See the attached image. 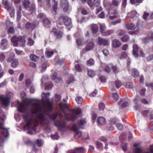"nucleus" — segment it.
Returning a JSON list of instances; mask_svg holds the SVG:
<instances>
[{
  "mask_svg": "<svg viewBox=\"0 0 153 153\" xmlns=\"http://www.w3.org/2000/svg\"><path fill=\"white\" fill-rule=\"evenodd\" d=\"M53 106H18L17 109L21 112L25 113L23 117L25 121H27L26 127L27 128H32L34 125L33 120L29 119V114H37L38 117L42 120L45 119V115H47L50 118L53 120L55 119L58 115H61L60 112L56 114L50 115V113L53 109Z\"/></svg>",
  "mask_w": 153,
  "mask_h": 153,
  "instance_id": "1",
  "label": "nucleus"
},
{
  "mask_svg": "<svg viewBox=\"0 0 153 153\" xmlns=\"http://www.w3.org/2000/svg\"><path fill=\"white\" fill-rule=\"evenodd\" d=\"M50 93L49 92H43L41 95V100L37 99L26 98L24 102L28 105H53L55 104L53 99H50L49 98Z\"/></svg>",
  "mask_w": 153,
  "mask_h": 153,
  "instance_id": "2",
  "label": "nucleus"
},
{
  "mask_svg": "<svg viewBox=\"0 0 153 153\" xmlns=\"http://www.w3.org/2000/svg\"><path fill=\"white\" fill-rule=\"evenodd\" d=\"M60 109L65 114H66V112L67 111H71L72 112V114H68L71 118V120L75 121L78 116H80L81 113V110L79 108L77 109H72L70 108L68 106H60Z\"/></svg>",
  "mask_w": 153,
  "mask_h": 153,
  "instance_id": "3",
  "label": "nucleus"
},
{
  "mask_svg": "<svg viewBox=\"0 0 153 153\" xmlns=\"http://www.w3.org/2000/svg\"><path fill=\"white\" fill-rule=\"evenodd\" d=\"M13 96V93L10 91H7L5 95L0 96V101L3 105H9L10 102V100Z\"/></svg>",
  "mask_w": 153,
  "mask_h": 153,
  "instance_id": "4",
  "label": "nucleus"
},
{
  "mask_svg": "<svg viewBox=\"0 0 153 153\" xmlns=\"http://www.w3.org/2000/svg\"><path fill=\"white\" fill-rule=\"evenodd\" d=\"M12 43L14 46L16 47L19 45L22 46L24 47L25 45V39L22 36L17 37L14 36L12 37Z\"/></svg>",
  "mask_w": 153,
  "mask_h": 153,
  "instance_id": "5",
  "label": "nucleus"
},
{
  "mask_svg": "<svg viewBox=\"0 0 153 153\" xmlns=\"http://www.w3.org/2000/svg\"><path fill=\"white\" fill-rule=\"evenodd\" d=\"M61 96L57 94H55L53 98L55 104H58L59 105H68L69 104L68 102V98L67 97L61 101Z\"/></svg>",
  "mask_w": 153,
  "mask_h": 153,
  "instance_id": "6",
  "label": "nucleus"
},
{
  "mask_svg": "<svg viewBox=\"0 0 153 153\" xmlns=\"http://www.w3.org/2000/svg\"><path fill=\"white\" fill-rule=\"evenodd\" d=\"M134 146L135 148L133 153H153V146H150L149 148L146 151H143L141 148L139 147L138 144L137 143L134 144Z\"/></svg>",
  "mask_w": 153,
  "mask_h": 153,
  "instance_id": "7",
  "label": "nucleus"
},
{
  "mask_svg": "<svg viewBox=\"0 0 153 153\" xmlns=\"http://www.w3.org/2000/svg\"><path fill=\"white\" fill-rule=\"evenodd\" d=\"M59 18L62 19L64 24L65 26H69L71 23V19L67 16H65L63 15H60L59 16Z\"/></svg>",
  "mask_w": 153,
  "mask_h": 153,
  "instance_id": "8",
  "label": "nucleus"
},
{
  "mask_svg": "<svg viewBox=\"0 0 153 153\" xmlns=\"http://www.w3.org/2000/svg\"><path fill=\"white\" fill-rule=\"evenodd\" d=\"M98 42L100 45H102L104 46L108 45L109 44L108 41L106 39H103L100 37L98 38Z\"/></svg>",
  "mask_w": 153,
  "mask_h": 153,
  "instance_id": "9",
  "label": "nucleus"
},
{
  "mask_svg": "<svg viewBox=\"0 0 153 153\" xmlns=\"http://www.w3.org/2000/svg\"><path fill=\"white\" fill-rule=\"evenodd\" d=\"M4 8L6 9L10 13V16L11 17L14 16L15 13L14 10L11 5L9 4L7 6L5 7Z\"/></svg>",
  "mask_w": 153,
  "mask_h": 153,
  "instance_id": "10",
  "label": "nucleus"
},
{
  "mask_svg": "<svg viewBox=\"0 0 153 153\" xmlns=\"http://www.w3.org/2000/svg\"><path fill=\"white\" fill-rule=\"evenodd\" d=\"M0 129L3 130L2 133L5 137H7L9 134L7 129L5 128L3 126V123H0Z\"/></svg>",
  "mask_w": 153,
  "mask_h": 153,
  "instance_id": "11",
  "label": "nucleus"
},
{
  "mask_svg": "<svg viewBox=\"0 0 153 153\" xmlns=\"http://www.w3.org/2000/svg\"><path fill=\"white\" fill-rule=\"evenodd\" d=\"M52 3L53 8L51 10V11L53 14H56V10L57 8L58 3L55 0H52Z\"/></svg>",
  "mask_w": 153,
  "mask_h": 153,
  "instance_id": "12",
  "label": "nucleus"
},
{
  "mask_svg": "<svg viewBox=\"0 0 153 153\" xmlns=\"http://www.w3.org/2000/svg\"><path fill=\"white\" fill-rule=\"evenodd\" d=\"M8 44V41L6 39H4L2 40L0 44L1 48L3 50H5Z\"/></svg>",
  "mask_w": 153,
  "mask_h": 153,
  "instance_id": "13",
  "label": "nucleus"
},
{
  "mask_svg": "<svg viewBox=\"0 0 153 153\" xmlns=\"http://www.w3.org/2000/svg\"><path fill=\"white\" fill-rule=\"evenodd\" d=\"M87 44L85 48V50L87 51H88L92 49L94 47V43L92 41L88 40Z\"/></svg>",
  "mask_w": 153,
  "mask_h": 153,
  "instance_id": "14",
  "label": "nucleus"
},
{
  "mask_svg": "<svg viewBox=\"0 0 153 153\" xmlns=\"http://www.w3.org/2000/svg\"><path fill=\"white\" fill-rule=\"evenodd\" d=\"M55 125L58 127L63 128L65 127V123L64 121H57L55 122Z\"/></svg>",
  "mask_w": 153,
  "mask_h": 153,
  "instance_id": "15",
  "label": "nucleus"
},
{
  "mask_svg": "<svg viewBox=\"0 0 153 153\" xmlns=\"http://www.w3.org/2000/svg\"><path fill=\"white\" fill-rule=\"evenodd\" d=\"M97 123L98 125H103L105 124L106 121L105 119L103 117H100L97 120Z\"/></svg>",
  "mask_w": 153,
  "mask_h": 153,
  "instance_id": "16",
  "label": "nucleus"
},
{
  "mask_svg": "<svg viewBox=\"0 0 153 153\" xmlns=\"http://www.w3.org/2000/svg\"><path fill=\"white\" fill-rule=\"evenodd\" d=\"M62 6L64 11L65 12L67 11L69 8L68 2L67 1L65 0L63 1L62 3Z\"/></svg>",
  "mask_w": 153,
  "mask_h": 153,
  "instance_id": "17",
  "label": "nucleus"
},
{
  "mask_svg": "<svg viewBox=\"0 0 153 153\" xmlns=\"http://www.w3.org/2000/svg\"><path fill=\"white\" fill-rule=\"evenodd\" d=\"M91 28L93 33H96L98 31V27L97 25L92 24L91 26Z\"/></svg>",
  "mask_w": 153,
  "mask_h": 153,
  "instance_id": "18",
  "label": "nucleus"
},
{
  "mask_svg": "<svg viewBox=\"0 0 153 153\" xmlns=\"http://www.w3.org/2000/svg\"><path fill=\"white\" fill-rule=\"evenodd\" d=\"M121 42L118 40L114 39L113 41V47L114 48H117L119 47L121 45Z\"/></svg>",
  "mask_w": 153,
  "mask_h": 153,
  "instance_id": "19",
  "label": "nucleus"
},
{
  "mask_svg": "<svg viewBox=\"0 0 153 153\" xmlns=\"http://www.w3.org/2000/svg\"><path fill=\"white\" fill-rule=\"evenodd\" d=\"M126 27L128 30H134L135 29L136 26L132 23H128L126 25Z\"/></svg>",
  "mask_w": 153,
  "mask_h": 153,
  "instance_id": "20",
  "label": "nucleus"
},
{
  "mask_svg": "<svg viewBox=\"0 0 153 153\" xmlns=\"http://www.w3.org/2000/svg\"><path fill=\"white\" fill-rule=\"evenodd\" d=\"M125 98L121 99L119 102V105H127L128 104H129L128 102L125 101Z\"/></svg>",
  "mask_w": 153,
  "mask_h": 153,
  "instance_id": "21",
  "label": "nucleus"
},
{
  "mask_svg": "<svg viewBox=\"0 0 153 153\" xmlns=\"http://www.w3.org/2000/svg\"><path fill=\"white\" fill-rule=\"evenodd\" d=\"M30 59L33 62H36L39 59V57L34 54H31L30 56Z\"/></svg>",
  "mask_w": 153,
  "mask_h": 153,
  "instance_id": "22",
  "label": "nucleus"
},
{
  "mask_svg": "<svg viewBox=\"0 0 153 153\" xmlns=\"http://www.w3.org/2000/svg\"><path fill=\"white\" fill-rule=\"evenodd\" d=\"M132 74L135 77H137L139 76V73L138 71L135 68H133L132 70Z\"/></svg>",
  "mask_w": 153,
  "mask_h": 153,
  "instance_id": "23",
  "label": "nucleus"
},
{
  "mask_svg": "<svg viewBox=\"0 0 153 153\" xmlns=\"http://www.w3.org/2000/svg\"><path fill=\"white\" fill-rule=\"evenodd\" d=\"M23 4L25 8H27L30 6V1L29 0H25L23 1Z\"/></svg>",
  "mask_w": 153,
  "mask_h": 153,
  "instance_id": "24",
  "label": "nucleus"
},
{
  "mask_svg": "<svg viewBox=\"0 0 153 153\" xmlns=\"http://www.w3.org/2000/svg\"><path fill=\"white\" fill-rule=\"evenodd\" d=\"M53 87V84L51 82H49L45 84V89L49 90L51 89Z\"/></svg>",
  "mask_w": 153,
  "mask_h": 153,
  "instance_id": "25",
  "label": "nucleus"
},
{
  "mask_svg": "<svg viewBox=\"0 0 153 153\" xmlns=\"http://www.w3.org/2000/svg\"><path fill=\"white\" fill-rule=\"evenodd\" d=\"M76 134L74 136V137L76 139H78L79 138L82 136V132L81 131H75Z\"/></svg>",
  "mask_w": 153,
  "mask_h": 153,
  "instance_id": "26",
  "label": "nucleus"
},
{
  "mask_svg": "<svg viewBox=\"0 0 153 153\" xmlns=\"http://www.w3.org/2000/svg\"><path fill=\"white\" fill-rule=\"evenodd\" d=\"M86 122L85 121V120L82 119L80 120L78 122V124L79 127L81 128H83L82 126Z\"/></svg>",
  "mask_w": 153,
  "mask_h": 153,
  "instance_id": "27",
  "label": "nucleus"
},
{
  "mask_svg": "<svg viewBox=\"0 0 153 153\" xmlns=\"http://www.w3.org/2000/svg\"><path fill=\"white\" fill-rule=\"evenodd\" d=\"M6 58V54L4 53H0V60L1 61H4Z\"/></svg>",
  "mask_w": 153,
  "mask_h": 153,
  "instance_id": "28",
  "label": "nucleus"
},
{
  "mask_svg": "<svg viewBox=\"0 0 153 153\" xmlns=\"http://www.w3.org/2000/svg\"><path fill=\"white\" fill-rule=\"evenodd\" d=\"M59 79V80H61L62 79V78L61 77H58V74L56 72H55L52 75V79Z\"/></svg>",
  "mask_w": 153,
  "mask_h": 153,
  "instance_id": "29",
  "label": "nucleus"
},
{
  "mask_svg": "<svg viewBox=\"0 0 153 153\" xmlns=\"http://www.w3.org/2000/svg\"><path fill=\"white\" fill-rule=\"evenodd\" d=\"M19 64V62L18 60L17 59H15L13 61L12 63V66L13 68H16Z\"/></svg>",
  "mask_w": 153,
  "mask_h": 153,
  "instance_id": "30",
  "label": "nucleus"
},
{
  "mask_svg": "<svg viewBox=\"0 0 153 153\" xmlns=\"http://www.w3.org/2000/svg\"><path fill=\"white\" fill-rule=\"evenodd\" d=\"M75 150L77 153H82L84 152L85 149L83 147H81L76 148Z\"/></svg>",
  "mask_w": 153,
  "mask_h": 153,
  "instance_id": "31",
  "label": "nucleus"
},
{
  "mask_svg": "<svg viewBox=\"0 0 153 153\" xmlns=\"http://www.w3.org/2000/svg\"><path fill=\"white\" fill-rule=\"evenodd\" d=\"M76 100L78 104H81L83 102L82 98L80 97H78L76 98Z\"/></svg>",
  "mask_w": 153,
  "mask_h": 153,
  "instance_id": "32",
  "label": "nucleus"
},
{
  "mask_svg": "<svg viewBox=\"0 0 153 153\" xmlns=\"http://www.w3.org/2000/svg\"><path fill=\"white\" fill-rule=\"evenodd\" d=\"M15 54L14 53H11L10 55L9 58L7 59V61L8 62H10L14 60Z\"/></svg>",
  "mask_w": 153,
  "mask_h": 153,
  "instance_id": "33",
  "label": "nucleus"
},
{
  "mask_svg": "<svg viewBox=\"0 0 153 153\" xmlns=\"http://www.w3.org/2000/svg\"><path fill=\"white\" fill-rule=\"evenodd\" d=\"M94 60L91 59L87 62V64L88 66H91L94 65Z\"/></svg>",
  "mask_w": 153,
  "mask_h": 153,
  "instance_id": "34",
  "label": "nucleus"
},
{
  "mask_svg": "<svg viewBox=\"0 0 153 153\" xmlns=\"http://www.w3.org/2000/svg\"><path fill=\"white\" fill-rule=\"evenodd\" d=\"M47 66L45 64H44L42 65L40 67L41 68V71L42 72H43L46 69Z\"/></svg>",
  "mask_w": 153,
  "mask_h": 153,
  "instance_id": "35",
  "label": "nucleus"
},
{
  "mask_svg": "<svg viewBox=\"0 0 153 153\" xmlns=\"http://www.w3.org/2000/svg\"><path fill=\"white\" fill-rule=\"evenodd\" d=\"M88 75L90 77H93L95 75V74L94 71L90 70L88 71Z\"/></svg>",
  "mask_w": 153,
  "mask_h": 153,
  "instance_id": "36",
  "label": "nucleus"
},
{
  "mask_svg": "<svg viewBox=\"0 0 153 153\" xmlns=\"http://www.w3.org/2000/svg\"><path fill=\"white\" fill-rule=\"evenodd\" d=\"M74 80V77L73 75H71L69 77L68 79L67 80V82L68 84L70 83Z\"/></svg>",
  "mask_w": 153,
  "mask_h": 153,
  "instance_id": "37",
  "label": "nucleus"
},
{
  "mask_svg": "<svg viewBox=\"0 0 153 153\" xmlns=\"http://www.w3.org/2000/svg\"><path fill=\"white\" fill-rule=\"evenodd\" d=\"M115 85L117 88H120L121 85V83L118 80H116L115 82Z\"/></svg>",
  "mask_w": 153,
  "mask_h": 153,
  "instance_id": "38",
  "label": "nucleus"
},
{
  "mask_svg": "<svg viewBox=\"0 0 153 153\" xmlns=\"http://www.w3.org/2000/svg\"><path fill=\"white\" fill-rule=\"evenodd\" d=\"M100 32L102 33H104L105 32V27L102 25H100Z\"/></svg>",
  "mask_w": 153,
  "mask_h": 153,
  "instance_id": "39",
  "label": "nucleus"
},
{
  "mask_svg": "<svg viewBox=\"0 0 153 153\" xmlns=\"http://www.w3.org/2000/svg\"><path fill=\"white\" fill-rule=\"evenodd\" d=\"M112 3L113 5L115 7L118 6L119 4L118 0H112Z\"/></svg>",
  "mask_w": 153,
  "mask_h": 153,
  "instance_id": "40",
  "label": "nucleus"
},
{
  "mask_svg": "<svg viewBox=\"0 0 153 153\" xmlns=\"http://www.w3.org/2000/svg\"><path fill=\"white\" fill-rule=\"evenodd\" d=\"M53 51H47L46 52V54L47 55L48 57L49 58L53 54Z\"/></svg>",
  "mask_w": 153,
  "mask_h": 153,
  "instance_id": "41",
  "label": "nucleus"
},
{
  "mask_svg": "<svg viewBox=\"0 0 153 153\" xmlns=\"http://www.w3.org/2000/svg\"><path fill=\"white\" fill-rule=\"evenodd\" d=\"M129 39V38L128 36H125L121 38V40L122 41L126 42Z\"/></svg>",
  "mask_w": 153,
  "mask_h": 153,
  "instance_id": "42",
  "label": "nucleus"
},
{
  "mask_svg": "<svg viewBox=\"0 0 153 153\" xmlns=\"http://www.w3.org/2000/svg\"><path fill=\"white\" fill-rule=\"evenodd\" d=\"M117 127L118 129L119 130H122L123 129V125L120 123H119L117 124Z\"/></svg>",
  "mask_w": 153,
  "mask_h": 153,
  "instance_id": "43",
  "label": "nucleus"
},
{
  "mask_svg": "<svg viewBox=\"0 0 153 153\" xmlns=\"http://www.w3.org/2000/svg\"><path fill=\"white\" fill-rule=\"evenodd\" d=\"M127 144L126 143H122L121 145V147L124 151H126L127 149Z\"/></svg>",
  "mask_w": 153,
  "mask_h": 153,
  "instance_id": "44",
  "label": "nucleus"
},
{
  "mask_svg": "<svg viewBox=\"0 0 153 153\" xmlns=\"http://www.w3.org/2000/svg\"><path fill=\"white\" fill-rule=\"evenodd\" d=\"M43 21L45 25H48L50 24L51 23L50 20L48 18H44Z\"/></svg>",
  "mask_w": 153,
  "mask_h": 153,
  "instance_id": "45",
  "label": "nucleus"
},
{
  "mask_svg": "<svg viewBox=\"0 0 153 153\" xmlns=\"http://www.w3.org/2000/svg\"><path fill=\"white\" fill-rule=\"evenodd\" d=\"M137 13L136 11H133L131 12L130 13V14L131 15H132L133 16L132 17H128V16H126V18H133L134 16H135Z\"/></svg>",
  "mask_w": 153,
  "mask_h": 153,
  "instance_id": "46",
  "label": "nucleus"
},
{
  "mask_svg": "<svg viewBox=\"0 0 153 153\" xmlns=\"http://www.w3.org/2000/svg\"><path fill=\"white\" fill-rule=\"evenodd\" d=\"M97 148L99 149H101L102 148V146L101 143L99 142H97L96 143Z\"/></svg>",
  "mask_w": 153,
  "mask_h": 153,
  "instance_id": "47",
  "label": "nucleus"
},
{
  "mask_svg": "<svg viewBox=\"0 0 153 153\" xmlns=\"http://www.w3.org/2000/svg\"><path fill=\"white\" fill-rule=\"evenodd\" d=\"M2 4L3 5L4 7L6 6H7L9 4H8L7 0H3Z\"/></svg>",
  "mask_w": 153,
  "mask_h": 153,
  "instance_id": "48",
  "label": "nucleus"
},
{
  "mask_svg": "<svg viewBox=\"0 0 153 153\" xmlns=\"http://www.w3.org/2000/svg\"><path fill=\"white\" fill-rule=\"evenodd\" d=\"M75 68L76 71L78 72H80L81 71V69L79 65L77 64L75 65Z\"/></svg>",
  "mask_w": 153,
  "mask_h": 153,
  "instance_id": "49",
  "label": "nucleus"
},
{
  "mask_svg": "<svg viewBox=\"0 0 153 153\" xmlns=\"http://www.w3.org/2000/svg\"><path fill=\"white\" fill-rule=\"evenodd\" d=\"M112 33V31L111 30H108L105 32L104 35L105 36H109Z\"/></svg>",
  "mask_w": 153,
  "mask_h": 153,
  "instance_id": "50",
  "label": "nucleus"
},
{
  "mask_svg": "<svg viewBox=\"0 0 153 153\" xmlns=\"http://www.w3.org/2000/svg\"><path fill=\"white\" fill-rule=\"evenodd\" d=\"M97 90L96 89H95L94 92L89 94V96L91 97H94L95 96V95L97 94Z\"/></svg>",
  "mask_w": 153,
  "mask_h": 153,
  "instance_id": "51",
  "label": "nucleus"
},
{
  "mask_svg": "<svg viewBox=\"0 0 153 153\" xmlns=\"http://www.w3.org/2000/svg\"><path fill=\"white\" fill-rule=\"evenodd\" d=\"M121 21V19H119L117 20L113 21L112 22V24L113 25H115L117 24L120 23Z\"/></svg>",
  "mask_w": 153,
  "mask_h": 153,
  "instance_id": "52",
  "label": "nucleus"
},
{
  "mask_svg": "<svg viewBox=\"0 0 153 153\" xmlns=\"http://www.w3.org/2000/svg\"><path fill=\"white\" fill-rule=\"evenodd\" d=\"M142 113L143 115L147 117L149 113V111L148 110L143 111L142 112Z\"/></svg>",
  "mask_w": 153,
  "mask_h": 153,
  "instance_id": "53",
  "label": "nucleus"
},
{
  "mask_svg": "<svg viewBox=\"0 0 153 153\" xmlns=\"http://www.w3.org/2000/svg\"><path fill=\"white\" fill-rule=\"evenodd\" d=\"M146 89L145 88H143L140 91V94L142 96H144L145 94Z\"/></svg>",
  "mask_w": 153,
  "mask_h": 153,
  "instance_id": "54",
  "label": "nucleus"
},
{
  "mask_svg": "<svg viewBox=\"0 0 153 153\" xmlns=\"http://www.w3.org/2000/svg\"><path fill=\"white\" fill-rule=\"evenodd\" d=\"M72 127L73 130L74 131H78V128L77 127L76 124H73Z\"/></svg>",
  "mask_w": 153,
  "mask_h": 153,
  "instance_id": "55",
  "label": "nucleus"
},
{
  "mask_svg": "<svg viewBox=\"0 0 153 153\" xmlns=\"http://www.w3.org/2000/svg\"><path fill=\"white\" fill-rule=\"evenodd\" d=\"M34 42L33 40L30 39V38L28 39V44L30 46H32L34 44Z\"/></svg>",
  "mask_w": 153,
  "mask_h": 153,
  "instance_id": "56",
  "label": "nucleus"
},
{
  "mask_svg": "<svg viewBox=\"0 0 153 153\" xmlns=\"http://www.w3.org/2000/svg\"><path fill=\"white\" fill-rule=\"evenodd\" d=\"M100 0H94V5H96L98 6L100 5Z\"/></svg>",
  "mask_w": 153,
  "mask_h": 153,
  "instance_id": "57",
  "label": "nucleus"
},
{
  "mask_svg": "<svg viewBox=\"0 0 153 153\" xmlns=\"http://www.w3.org/2000/svg\"><path fill=\"white\" fill-rule=\"evenodd\" d=\"M37 17L38 18H39L41 19L44 20L45 18V15L42 13H39Z\"/></svg>",
  "mask_w": 153,
  "mask_h": 153,
  "instance_id": "58",
  "label": "nucleus"
},
{
  "mask_svg": "<svg viewBox=\"0 0 153 153\" xmlns=\"http://www.w3.org/2000/svg\"><path fill=\"white\" fill-rule=\"evenodd\" d=\"M22 15L21 12L18 11L17 13V20L19 21L21 18Z\"/></svg>",
  "mask_w": 153,
  "mask_h": 153,
  "instance_id": "59",
  "label": "nucleus"
},
{
  "mask_svg": "<svg viewBox=\"0 0 153 153\" xmlns=\"http://www.w3.org/2000/svg\"><path fill=\"white\" fill-rule=\"evenodd\" d=\"M26 85L27 87H29L31 85V81L30 79H27L26 81Z\"/></svg>",
  "mask_w": 153,
  "mask_h": 153,
  "instance_id": "60",
  "label": "nucleus"
},
{
  "mask_svg": "<svg viewBox=\"0 0 153 153\" xmlns=\"http://www.w3.org/2000/svg\"><path fill=\"white\" fill-rule=\"evenodd\" d=\"M105 71L107 72H109L111 71V68L108 66H106L104 68Z\"/></svg>",
  "mask_w": 153,
  "mask_h": 153,
  "instance_id": "61",
  "label": "nucleus"
},
{
  "mask_svg": "<svg viewBox=\"0 0 153 153\" xmlns=\"http://www.w3.org/2000/svg\"><path fill=\"white\" fill-rule=\"evenodd\" d=\"M111 124H114L117 122V120L115 118H111L110 120Z\"/></svg>",
  "mask_w": 153,
  "mask_h": 153,
  "instance_id": "62",
  "label": "nucleus"
},
{
  "mask_svg": "<svg viewBox=\"0 0 153 153\" xmlns=\"http://www.w3.org/2000/svg\"><path fill=\"white\" fill-rule=\"evenodd\" d=\"M99 77L101 82H105V81L106 79L105 76L102 75H100Z\"/></svg>",
  "mask_w": 153,
  "mask_h": 153,
  "instance_id": "63",
  "label": "nucleus"
},
{
  "mask_svg": "<svg viewBox=\"0 0 153 153\" xmlns=\"http://www.w3.org/2000/svg\"><path fill=\"white\" fill-rule=\"evenodd\" d=\"M153 59V54L150 55L148 56L147 58V60L150 61Z\"/></svg>",
  "mask_w": 153,
  "mask_h": 153,
  "instance_id": "64",
  "label": "nucleus"
}]
</instances>
